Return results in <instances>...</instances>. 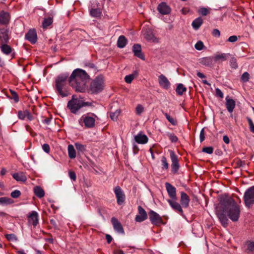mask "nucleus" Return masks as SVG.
<instances>
[{
    "mask_svg": "<svg viewBox=\"0 0 254 254\" xmlns=\"http://www.w3.org/2000/svg\"><path fill=\"white\" fill-rule=\"evenodd\" d=\"M240 208L236 201L231 197L226 196L220 201L216 208V214L222 225L226 227L228 224V217L233 222L238 221L240 214Z\"/></svg>",
    "mask_w": 254,
    "mask_h": 254,
    "instance_id": "nucleus-1",
    "label": "nucleus"
},
{
    "mask_svg": "<svg viewBox=\"0 0 254 254\" xmlns=\"http://www.w3.org/2000/svg\"><path fill=\"white\" fill-rule=\"evenodd\" d=\"M89 79V75L84 70L76 68L72 71L68 81L70 86L76 91L83 92L86 89V83Z\"/></svg>",
    "mask_w": 254,
    "mask_h": 254,
    "instance_id": "nucleus-2",
    "label": "nucleus"
},
{
    "mask_svg": "<svg viewBox=\"0 0 254 254\" xmlns=\"http://www.w3.org/2000/svg\"><path fill=\"white\" fill-rule=\"evenodd\" d=\"M68 74H63L57 77L55 79V89L57 93L62 97H65L69 95L67 89V79Z\"/></svg>",
    "mask_w": 254,
    "mask_h": 254,
    "instance_id": "nucleus-3",
    "label": "nucleus"
},
{
    "mask_svg": "<svg viewBox=\"0 0 254 254\" xmlns=\"http://www.w3.org/2000/svg\"><path fill=\"white\" fill-rule=\"evenodd\" d=\"M104 88V80L102 75L97 76L90 85L89 91L91 94H96L101 92Z\"/></svg>",
    "mask_w": 254,
    "mask_h": 254,
    "instance_id": "nucleus-4",
    "label": "nucleus"
},
{
    "mask_svg": "<svg viewBox=\"0 0 254 254\" xmlns=\"http://www.w3.org/2000/svg\"><path fill=\"white\" fill-rule=\"evenodd\" d=\"M96 118H97L96 115L89 113L82 115L78 121L81 126L84 124L87 128H92L95 126Z\"/></svg>",
    "mask_w": 254,
    "mask_h": 254,
    "instance_id": "nucleus-5",
    "label": "nucleus"
},
{
    "mask_svg": "<svg viewBox=\"0 0 254 254\" xmlns=\"http://www.w3.org/2000/svg\"><path fill=\"white\" fill-rule=\"evenodd\" d=\"M82 107H83L82 99L75 98L74 96H72V99L69 101L67 103V108L73 114H76Z\"/></svg>",
    "mask_w": 254,
    "mask_h": 254,
    "instance_id": "nucleus-6",
    "label": "nucleus"
},
{
    "mask_svg": "<svg viewBox=\"0 0 254 254\" xmlns=\"http://www.w3.org/2000/svg\"><path fill=\"white\" fill-rule=\"evenodd\" d=\"M244 200L248 207H250L254 204V186L250 187L245 191Z\"/></svg>",
    "mask_w": 254,
    "mask_h": 254,
    "instance_id": "nucleus-7",
    "label": "nucleus"
},
{
    "mask_svg": "<svg viewBox=\"0 0 254 254\" xmlns=\"http://www.w3.org/2000/svg\"><path fill=\"white\" fill-rule=\"evenodd\" d=\"M114 192L117 199V204L119 205H123L126 200V195L123 190L120 187L116 186L114 189Z\"/></svg>",
    "mask_w": 254,
    "mask_h": 254,
    "instance_id": "nucleus-8",
    "label": "nucleus"
},
{
    "mask_svg": "<svg viewBox=\"0 0 254 254\" xmlns=\"http://www.w3.org/2000/svg\"><path fill=\"white\" fill-rule=\"evenodd\" d=\"M10 38V32L8 28H0V45L8 42Z\"/></svg>",
    "mask_w": 254,
    "mask_h": 254,
    "instance_id": "nucleus-9",
    "label": "nucleus"
},
{
    "mask_svg": "<svg viewBox=\"0 0 254 254\" xmlns=\"http://www.w3.org/2000/svg\"><path fill=\"white\" fill-rule=\"evenodd\" d=\"M149 219L151 222L155 225H159L163 223L161 217L153 210H150L149 212Z\"/></svg>",
    "mask_w": 254,
    "mask_h": 254,
    "instance_id": "nucleus-10",
    "label": "nucleus"
},
{
    "mask_svg": "<svg viewBox=\"0 0 254 254\" xmlns=\"http://www.w3.org/2000/svg\"><path fill=\"white\" fill-rule=\"evenodd\" d=\"M177 199H168L167 202L169 203L171 208L177 213L184 216V211L181 205L177 202Z\"/></svg>",
    "mask_w": 254,
    "mask_h": 254,
    "instance_id": "nucleus-11",
    "label": "nucleus"
},
{
    "mask_svg": "<svg viewBox=\"0 0 254 254\" xmlns=\"http://www.w3.org/2000/svg\"><path fill=\"white\" fill-rule=\"evenodd\" d=\"M25 38L31 44H35L37 41V35L36 30L34 29L29 30L25 34Z\"/></svg>",
    "mask_w": 254,
    "mask_h": 254,
    "instance_id": "nucleus-12",
    "label": "nucleus"
},
{
    "mask_svg": "<svg viewBox=\"0 0 254 254\" xmlns=\"http://www.w3.org/2000/svg\"><path fill=\"white\" fill-rule=\"evenodd\" d=\"M165 187L170 199H177L176 188L168 182L165 183Z\"/></svg>",
    "mask_w": 254,
    "mask_h": 254,
    "instance_id": "nucleus-13",
    "label": "nucleus"
},
{
    "mask_svg": "<svg viewBox=\"0 0 254 254\" xmlns=\"http://www.w3.org/2000/svg\"><path fill=\"white\" fill-rule=\"evenodd\" d=\"M137 209L138 214L136 215L135 218V221L138 222H141L146 220L147 218V214L144 209L141 206H138Z\"/></svg>",
    "mask_w": 254,
    "mask_h": 254,
    "instance_id": "nucleus-14",
    "label": "nucleus"
},
{
    "mask_svg": "<svg viewBox=\"0 0 254 254\" xmlns=\"http://www.w3.org/2000/svg\"><path fill=\"white\" fill-rule=\"evenodd\" d=\"M28 222L36 227L38 224V214L35 211H32L28 216Z\"/></svg>",
    "mask_w": 254,
    "mask_h": 254,
    "instance_id": "nucleus-15",
    "label": "nucleus"
},
{
    "mask_svg": "<svg viewBox=\"0 0 254 254\" xmlns=\"http://www.w3.org/2000/svg\"><path fill=\"white\" fill-rule=\"evenodd\" d=\"M157 9L163 15L169 14L171 11L170 7L164 2H161L158 5Z\"/></svg>",
    "mask_w": 254,
    "mask_h": 254,
    "instance_id": "nucleus-16",
    "label": "nucleus"
},
{
    "mask_svg": "<svg viewBox=\"0 0 254 254\" xmlns=\"http://www.w3.org/2000/svg\"><path fill=\"white\" fill-rule=\"evenodd\" d=\"M132 51L135 56L142 60H145V57L142 53L141 47L139 44H134L132 47Z\"/></svg>",
    "mask_w": 254,
    "mask_h": 254,
    "instance_id": "nucleus-17",
    "label": "nucleus"
},
{
    "mask_svg": "<svg viewBox=\"0 0 254 254\" xmlns=\"http://www.w3.org/2000/svg\"><path fill=\"white\" fill-rule=\"evenodd\" d=\"M226 107L227 110L230 113H232L233 112L234 109L236 106V102L233 99L229 98V96L226 97Z\"/></svg>",
    "mask_w": 254,
    "mask_h": 254,
    "instance_id": "nucleus-18",
    "label": "nucleus"
},
{
    "mask_svg": "<svg viewBox=\"0 0 254 254\" xmlns=\"http://www.w3.org/2000/svg\"><path fill=\"white\" fill-rule=\"evenodd\" d=\"M111 222L113 224L114 229L116 231L119 233H124L123 227L121 223L117 218L113 217L111 219Z\"/></svg>",
    "mask_w": 254,
    "mask_h": 254,
    "instance_id": "nucleus-19",
    "label": "nucleus"
},
{
    "mask_svg": "<svg viewBox=\"0 0 254 254\" xmlns=\"http://www.w3.org/2000/svg\"><path fill=\"white\" fill-rule=\"evenodd\" d=\"M159 83L163 88L167 89L170 86V83L167 78L163 74H161L158 78Z\"/></svg>",
    "mask_w": 254,
    "mask_h": 254,
    "instance_id": "nucleus-20",
    "label": "nucleus"
},
{
    "mask_svg": "<svg viewBox=\"0 0 254 254\" xmlns=\"http://www.w3.org/2000/svg\"><path fill=\"white\" fill-rule=\"evenodd\" d=\"M144 37L149 42H158L157 38L154 36L153 32L150 29L144 30Z\"/></svg>",
    "mask_w": 254,
    "mask_h": 254,
    "instance_id": "nucleus-21",
    "label": "nucleus"
},
{
    "mask_svg": "<svg viewBox=\"0 0 254 254\" xmlns=\"http://www.w3.org/2000/svg\"><path fill=\"white\" fill-rule=\"evenodd\" d=\"M10 20L9 13L3 10L0 11V24L2 25L7 24Z\"/></svg>",
    "mask_w": 254,
    "mask_h": 254,
    "instance_id": "nucleus-22",
    "label": "nucleus"
},
{
    "mask_svg": "<svg viewBox=\"0 0 254 254\" xmlns=\"http://www.w3.org/2000/svg\"><path fill=\"white\" fill-rule=\"evenodd\" d=\"M190 198L188 195L184 191L181 192L180 202L182 206L184 208H187L189 205Z\"/></svg>",
    "mask_w": 254,
    "mask_h": 254,
    "instance_id": "nucleus-23",
    "label": "nucleus"
},
{
    "mask_svg": "<svg viewBox=\"0 0 254 254\" xmlns=\"http://www.w3.org/2000/svg\"><path fill=\"white\" fill-rule=\"evenodd\" d=\"M134 139L139 144H145L148 142V138L145 134L140 132L134 136Z\"/></svg>",
    "mask_w": 254,
    "mask_h": 254,
    "instance_id": "nucleus-24",
    "label": "nucleus"
},
{
    "mask_svg": "<svg viewBox=\"0 0 254 254\" xmlns=\"http://www.w3.org/2000/svg\"><path fill=\"white\" fill-rule=\"evenodd\" d=\"M200 63L204 65L211 67L214 65L215 62L213 57H207L202 58Z\"/></svg>",
    "mask_w": 254,
    "mask_h": 254,
    "instance_id": "nucleus-25",
    "label": "nucleus"
},
{
    "mask_svg": "<svg viewBox=\"0 0 254 254\" xmlns=\"http://www.w3.org/2000/svg\"><path fill=\"white\" fill-rule=\"evenodd\" d=\"M0 49L1 52L6 55H9L12 51V48L7 45L6 43L0 45Z\"/></svg>",
    "mask_w": 254,
    "mask_h": 254,
    "instance_id": "nucleus-26",
    "label": "nucleus"
},
{
    "mask_svg": "<svg viewBox=\"0 0 254 254\" xmlns=\"http://www.w3.org/2000/svg\"><path fill=\"white\" fill-rule=\"evenodd\" d=\"M90 14L93 17L98 18L101 16V10L99 8L91 7L89 9Z\"/></svg>",
    "mask_w": 254,
    "mask_h": 254,
    "instance_id": "nucleus-27",
    "label": "nucleus"
},
{
    "mask_svg": "<svg viewBox=\"0 0 254 254\" xmlns=\"http://www.w3.org/2000/svg\"><path fill=\"white\" fill-rule=\"evenodd\" d=\"M127 42V38L123 35L120 36L117 41V46L120 48H124Z\"/></svg>",
    "mask_w": 254,
    "mask_h": 254,
    "instance_id": "nucleus-28",
    "label": "nucleus"
},
{
    "mask_svg": "<svg viewBox=\"0 0 254 254\" xmlns=\"http://www.w3.org/2000/svg\"><path fill=\"white\" fill-rule=\"evenodd\" d=\"M203 20L200 17H199L196 19H195L192 22L191 25L193 28L195 30H197L200 26L202 24Z\"/></svg>",
    "mask_w": 254,
    "mask_h": 254,
    "instance_id": "nucleus-29",
    "label": "nucleus"
},
{
    "mask_svg": "<svg viewBox=\"0 0 254 254\" xmlns=\"http://www.w3.org/2000/svg\"><path fill=\"white\" fill-rule=\"evenodd\" d=\"M12 177L17 181L24 182L27 180L26 176L23 173H14L12 175Z\"/></svg>",
    "mask_w": 254,
    "mask_h": 254,
    "instance_id": "nucleus-30",
    "label": "nucleus"
},
{
    "mask_svg": "<svg viewBox=\"0 0 254 254\" xmlns=\"http://www.w3.org/2000/svg\"><path fill=\"white\" fill-rule=\"evenodd\" d=\"M229 54L223 53L221 54L216 55L213 56L215 63L218 61L223 62L227 60Z\"/></svg>",
    "mask_w": 254,
    "mask_h": 254,
    "instance_id": "nucleus-31",
    "label": "nucleus"
},
{
    "mask_svg": "<svg viewBox=\"0 0 254 254\" xmlns=\"http://www.w3.org/2000/svg\"><path fill=\"white\" fill-rule=\"evenodd\" d=\"M35 194L39 198H42L44 196L45 192L43 189L40 187L36 186L34 188Z\"/></svg>",
    "mask_w": 254,
    "mask_h": 254,
    "instance_id": "nucleus-32",
    "label": "nucleus"
},
{
    "mask_svg": "<svg viewBox=\"0 0 254 254\" xmlns=\"http://www.w3.org/2000/svg\"><path fill=\"white\" fill-rule=\"evenodd\" d=\"M14 203L12 199L7 197H0V204L8 205Z\"/></svg>",
    "mask_w": 254,
    "mask_h": 254,
    "instance_id": "nucleus-33",
    "label": "nucleus"
},
{
    "mask_svg": "<svg viewBox=\"0 0 254 254\" xmlns=\"http://www.w3.org/2000/svg\"><path fill=\"white\" fill-rule=\"evenodd\" d=\"M68 156L70 158H74L76 157V152L73 145L69 144L67 147Z\"/></svg>",
    "mask_w": 254,
    "mask_h": 254,
    "instance_id": "nucleus-34",
    "label": "nucleus"
},
{
    "mask_svg": "<svg viewBox=\"0 0 254 254\" xmlns=\"http://www.w3.org/2000/svg\"><path fill=\"white\" fill-rule=\"evenodd\" d=\"M180 168V164L178 160H172V163L171 165L172 172L175 174L176 173Z\"/></svg>",
    "mask_w": 254,
    "mask_h": 254,
    "instance_id": "nucleus-35",
    "label": "nucleus"
},
{
    "mask_svg": "<svg viewBox=\"0 0 254 254\" xmlns=\"http://www.w3.org/2000/svg\"><path fill=\"white\" fill-rule=\"evenodd\" d=\"M53 22V18L49 17L48 18H45L42 22V26L44 29L47 28L50 25L52 24Z\"/></svg>",
    "mask_w": 254,
    "mask_h": 254,
    "instance_id": "nucleus-36",
    "label": "nucleus"
},
{
    "mask_svg": "<svg viewBox=\"0 0 254 254\" xmlns=\"http://www.w3.org/2000/svg\"><path fill=\"white\" fill-rule=\"evenodd\" d=\"M74 145L79 153H83L86 150V145H85L78 142H76L75 143Z\"/></svg>",
    "mask_w": 254,
    "mask_h": 254,
    "instance_id": "nucleus-37",
    "label": "nucleus"
},
{
    "mask_svg": "<svg viewBox=\"0 0 254 254\" xmlns=\"http://www.w3.org/2000/svg\"><path fill=\"white\" fill-rule=\"evenodd\" d=\"M232 164L234 168H239L243 167L246 164V162L242 160H234Z\"/></svg>",
    "mask_w": 254,
    "mask_h": 254,
    "instance_id": "nucleus-38",
    "label": "nucleus"
},
{
    "mask_svg": "<svg viewBox=\"0 0 254 254\" xmlns=\"http://www.w3.org/2000/svg\"><path fill=\"white\" fill-rule=\"evenodd\" d=\"M186 90L187 88L181 83L178 84L176 89L177 93L179 95H182Z\"/></svg>",
    "mask_w": 254,
    "mask_h": 254,
    "instance_id": "nucleus-39",
    "label": "nucleus"
},
{
    "mask_svg": "<svg viewBox=\"0 0 254 254\" xmlns=\"http://www.w3.org/2000/svg\"><path fill=\"white\" fill-rule=\"evenodd\" d=\"M120 113V110H117L115 112L111 113L110 115L111 119L114 121H117Z\"/></svg>",
    "mask_w": 254,
    "mask_h": 254,
    "instance_id": "nucleus-40",
    "label": "nucleus"
},
{
    "mask_svg": "<svg viewBox=\"0 0 254 254\" xmlns=\"http://www.w3.org/2000/svg\"><path fill=\"white\" fill-rule=\"evenodd\" d=\"M163 114L166 117L167 120L173 126H176L177 124V122L176 119L171 117L169 114L163 112Z\"/></svg>",
    "mask_w": 254,
    "mask_h": 254,
    "instance_id": "nucleus-41",
    "label": "nucleus"
},
{
    "mask_svg": "<svg viewBox=\"0 0 254 254\" xmlns=\"http://www.w3.org/2000/svg\"><path fill=\"white\" fill-rule=\"evenodd\" d=\"M246 252L247 253H254V241L248 244Z\"/></svg>",
    "mask_w": 254,
    "mask_h": 254,
    "instance_id": "nucleus-42",
    "label": "nucleus"
},
{
    "mask_svg": "<svg viewBox=\"0 0 254 254\" xmlns=\"http://www.w3.org/2000/svg\"><path fill=\"white\" fill-rule=\"evenodd\" d=\"M5 238L8 241H17V237L14 234H6Z\"/></svg>",
    "mask_w": 254,
    "mask_h": 254,
    "instance_id": "nucleus-43",
    "label": "nucleus"
},
{
    "mask_svg": "<svg viewBox=\"0 0 254 254\" xmlns=\"http://www.w3.org/2000/svg\"><path fill=\"white\" fill-rule=\"evenodd\" d=\"M250 79V74L248 72H245L241 77V80L244 82H246Z\"/></svg>",
    "mask_w": 254,
    "mask_h": 254,
    "instance_id": "nucleus-44",
    "label": "nucleus"
},
{
    "mask_svg": "<svg viewBox=\"0 0 254 254\" xmlns=\"http://www.w3.org/2000/svg\"><path fill=\"white\" fill-rule=\"evenodd\" d=\"M27 110L19 111L18 113V118L21 120H25L26 118L27 114L26 113L27 112Z\"/></svg>",
    "mask_w": 254,
    "mask_h": 254,
    "instance_id": "nucleus-45",
    "label": "nucleus"
},
{
    "mask_svg": "<svg viewBox=\"0 0 254 254\" xmlns=\"http://www.w3.org/2000/svg\"><path fill=\"white\" fill-rule=\"evenodd\" d=\"M134 78L133 74H131L126 75L125 77V81L127 83H130Z\"/></svg>",
    "mask_w": 254,
    "mask_h": 254,
    "instance_id": "nucleus-46",
    "label": "nucleus"
},
{
    "mask_svg": "<svg viewBox=\"0 0 254 254\" xmlns=\"http://www.w3.org/2000/svg\"><path fill=\"white\" fill-rule=\"evenodd\" d=\"M21 195V192L19 190H14V191H12L10 195L12 197L14 198H17L18 197L20 196Z\"/></svg>",
    "mask_w": 254,
    "mask_h": 254,
    "instance_id": "nucleus-47",
    "label": "nucleus"
},
{
    "mask_svg": "<svg viewBox=\"0 0 254 254\" xmlns=\"http://www.w3.org/2000/svg\"><path fill=\"white\" fill-rule=\"evenodd\" d=\"M204 45L202 42L199 41L195 44L194 47L197 50H201L203 49Z\"/></svg>",
    "mask_w": 254,
    "mask_h": 254,
    "instance_id": "nucleus-48",
    "label": "nucleus"
},
{
    "mask_svg": "<svg viewBox=\"0 0 254 254\" xmlns=\"http://www.w3.org/2000/svg\"><path fill=\"white\" fill-rule=\"evenodd\" d=\"M230 65L232 68L236 69L238 67L236 59L234 58H231L230 61Z\"/></svg>",
    "mask_w": 254,
    "mask_h": 254,
    "instance_id": "nucleus-49",
    "label": "nucleus"
},
{
    "mask_svg": "<svg viewBox=\"0 0 254 254\" xmlns=\"http://www.w3.org/2000/svg\"><path fill=\"white\" fill-rule=\"evenodd\" d=\"M198 12L202 15L205 16L208 14L209 10L207 8L205 7H201L199 9Z\"/></svg>",
    "mask_w": 254,
    "mask_h": 254,
    "instance_id": "nucleus-50",
    "label": "nucleus"
},
{
    "mask_svg": "<svg viewBox=\"0 0 254 254\" xmlns=\"http://www.w3.org/2000/svg\"><path fill=\"white\" fill-rule=\"evenodd\" d=\"M168 137L172 142H176L178 140L177 136L173 133H169Z\"/></svg>",
    "mask_w": 254,
    "mask_h": 254,
    "instance_id": "nucleus-51",
    "label": "nucleus"
},
{
    "mask_svg": "<svg viewBox=\"0 0 254 254\" xmlns=\"http://www.w3.org/2000/svg\"><path fill=\"white\" fill-rule=\"evenodd\" d=\"M213 148L212 147H206L202 149V152L208 154H212L213 153Z\"/></svg>",
    "mask_w": 254,
    "mask_h": 254,
    "instance_id": "nucleus-52",
    "label": "nucleus"
},
{
    "mask_svg": "<svg viewBox=\"0 0 254 254\" xmlns=\"http://www.w3.org/2000/svg\"><path fill=\"white\" fill-rule=\"evenodd\" d=\"M144 110L143 106L141 105H138L136 107V113L137 115H140Z\"/></svg>",
    "mask_w": 254,
    "mask_h": 254,
    "instance_id": "nucleus-53",
    "label": "nucleus"
},
{
    "mask_svg": "<svg viewBox=\"0 0 254 254\" xmlns=\"http://www.w3.org/2000/svg\"><path fill=\"white\" fill-rule=\"evenodd\" d=\"M237 40L238 37L236 35H233L229 37L227 40V41L231 43H234L236 42Z\"/></svg>",
    "mask_w": 254,
    "mask_h": 254,
    "instance_id": "nucleus-54",
    "label": "nucleus"
},
{
    "mask_svg": "<svg viewBox=\"0 0 254 254\" xmlns=\"http://www.w3.org/2000/svg\"><path fill=\"white\" fill-rule=\"evenodd\" d=\"M68 175L71 180H72L73 181H76V176L75 173L73 171H69L68 172Z\"/></svg>",
    "mask_w": 254,
    "mask_h": 254,
    "instance_id": "nucleus-55",
    "label": "nucleus"
},
{
    "mask_svg": "<svg viewBox=\"0 0 254 254\" xmlns=\"http://www.w3.org/2000/svg\"><path fill=\"white\" fill-rule=\"evenodd\" d=\"M199 139L200 141L202 142L205 139V132H204V128H203L200 132L199 134Z\"/></svg>",
    "mask_w": 254,
    "mask_h": 254,
    "instance_id": "nucleus-56",
    "label": "nucleus"
},
{
    "mask_svg": "<svg viewBox=\"0 0 254 254\" xmlns=\"http://www.w3.org/2000/svg\"><path fill=\"white\" fill-rule=\"evenodd\" d=\"M11 94L12 96V99L14 100V101L16 103L18 102L19 101V97H18V96L17 94V93L15 91H11Z\"/></svg>",
    "mask_w": 254,
    "mask_h": 254,
    "instance_id": "nucleus-57",
    "label": "nucleus"
},
{
    "mask_svg": "<svg viewBox=\"0 0 254 254\" xmlns=\"http://www.w3.org/2000/svg\"><path fill=\"white\" fill-rule=\"evenodd\" d=\"M216 96L219 97L221 98H223L224 97V95L222 91L219 89L218 88H216Z\"/></svg>",
    "mask_w": 254,
    "mask_h": 254,
    "instance_id": "nucleus-58",
    "label": "nucleus"
},
{
    "mask_svg": "<svg viewBox=\"0 0 254 254\" xmlns=\"http://www.w3.org/2000/svg\"><path fill=\"white\" fill-rule=\"evenodd\" d=\"M42 149L45 152L49 153L50 150V147L48 144L45 143L42 145Z\"/></svg>",
    "mask_w": 254,
    "mask_h": 254,
    "instance_id": "nucleus-59",
    "label": "nucleus"
},
{
    "mask_svg": "<svg viewBox=\"0 0 254 254\" xmlns=\"http://www.w3.org/2000/svg\"><path fill=\"white\" fill-rule=\"evenodd\" d=\"M212 34L214 37H219L220 36V32L218 29H214L212 32Z\"/></svg>",
    "mask_w": 254,
    "mask_h": 254,
    "instance_id": "nucleus-60",
    "label": "nucleus"
},
{
    "mask_svg": "<svg viewBox=\"0 0 254 254\" xmlns=\"http://www.w3.org/2000/svg\"><path fill=\"white\" fill-rule=\"evenodd\" d=\"M84 64H85V66H88L90 68H94L95 67V65L94 64H93L92 63L88 62H85L84 63Z\"/></svg>",
    "mask_w": 254,
    "mask_h": 254,
    "instance_id": "nucleus-61",
    "label": "nucleus"
},
{
    "mask_svg": "<svg viewBox=\"0 0 254 254\" xmlns=\"http://www.w3.org/2000/svg\"><path fill=\"white\" fill-rule=\"evenodd\" d=\"M249 123L251 131L254 133V125L251 119H249Z\"/></svg>",
    "mask_w": 254,
    "mask_h": 254,
    "instance_id": "nucleus-62",
    "label": "nucleus"
},
{
    "mask_svg": "<svg viewBox=\"0 0 254 254\" xmlns=\"http://www.w3.org/2000/svg\"><path fill=\"white\" fill-rule=\"evenodd\" d=\"M52 118H45L42 120L43 123L44 124H46L47 125H50L51 122Z\"/></svg>",
    "mask_w": 254,
    "mask_h": 254,
    "instance_id": "nucleus-63",
    "label": "nucleus"
},
{
    "mask_svg": "<svg viewBox=\"0 0 254 254\" xmlns=\"http://www.w3.org/2000/svg\"><path fill=\"white\" fill-rule=\"evenodd\" d=\"M162 166H163V169H165L166 170L168 169L169 164L167 162L166 160H163V161H162Z\"/></svg>",
    "mask_w": 254,
    "mask_h": 254,
    "instance_id": "nucleus-64",
    "label": "nucleus"
}]
</instances>
